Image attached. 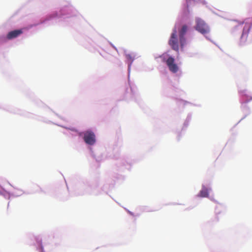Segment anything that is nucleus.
I'll return each instance as SVG.
<instances>
[{
  "instance_id": "obj_1",
  "label": "nucleus",
  "mask_w": 252,
  "mask_h": 252,
  "mask_svg": "<svg viewBox=\"0 0 252 252\" xmlns=\"http://www.w3.org/2000/svg\"><path fill=\"white\" fill-rule=\"evenodd\" d=\"M78 12L71 5H67L60 8L59 11H55L52 14L47 16L44 20H40L39 22L30 24L26 27L19 29H15L8 32L6 35L4 34H0V44L6 43L8 40H12L19 36L22 34L24 31L28 30L33 27L37 26L41 24H45L48 21H51L53 20L60 19L59 21L64 20L66 22L69 21L67 19H72L78 15Z\"/></svg>"
},
{
  "instance_id": "obj_2",
  "label": "nucleus",
  "mask_w": 252,
  "mask_h": 252,
  "mask_svg": "<svg viewBox=\"0 0 252 252\" xmlns=\"http://www.w3.org/2000/svg\"><path fill=\"white\" fill-rule=\"evenodd\" d=\"M232 22L234 24H232L233 27L231 30V33L234 36L240 34L239 45H244L247 40L248 34L252 28V23H246L244 24V22L239 23L235 20Z\"/></svg>"
},
{
  "instance_id": "obj_3",
  "label": "nucleus",
  "mask_w": 252,
  "mask_h": 252,
  "mask_svg": "<svg viewBox=\"0 0 252 252\" xmlns=\"http://www.w3.org/2000/svg\"><path fill=\"white\" fill-rule=\"evenodd\" d=\"M199 2L203 4H206V2L205 0H197ZM195 3V0H185L183 3L182 11L181 13V20L183 23L188 22L189 20L191 13L189 7Z\"/></svg>"
},
{
  "instance_id": "obj_4",
  "label": "nucleus",
  "mask_w": 252,
  "mask_h": 252,
  "mask_svg": "<svg viewBox=\"0 0 252 252\" xmlns=\"http://www.w3.org/2000/svg\"><path fill=\"white\" fill-rule=\"evenodd\" d=\"M195 23L194 28L195 31L203 35L207 40H211L210 36L206 35L210 32V27L206 22L200 18L196 17Z\"/></svg>"
},
{
  "instance_id": "obj_5",
  "label": "nucleus",
  "mask_w": 252,
  "mask_h": 252,
  "mask_svg": "<svg viewBox=\"0 0 252 252\" xmlns=\"http://www.w3.org/2000/svg\"><path fill=\"white\" fill-rule=\"evenodd\" d=\"M179 40L180 46L183 48L187 44L186 35L189 32L190 28L186 24L181 25L178 29Z\"/></svg>"
},
{
  "instance_id": "obj_6",
  "label": "nucleus",
  "mask_w": 252,
  "mask_h": 252,
  "mask_svg": "<svg viewBox=\"0 0 252 252\" xmlns=\"http://www.w3.org/2000/svg\"><path fill=\"white\" fill-rule=\"evenodd\" d=\"M177 33V28L176 26H175L173 29L170 39L168 41V43L171 48L176 51H178L179 50V44Z\"/></svg>"
},
{
  "instance_id": "obj_7",
  "label": "nucleus",
  "mask_w": 252,
  "mask_h": 252,
  "mask_svg": "<svg viewBox=\"0 0 252 252\" xmlns=\"http://www.w3.org/2000/svg\"><path fill=\"white\" fill-rule=\"evenodd\" d=\"M155 59L157 62H162V63H175L174 58L169 54L167 52H165L158 56H155Z\"/></svg>"
},
{
  "instance_id": "obj_8",
  "label": "nucleus",
  "mask_w": 252,
  "mask_h": 252,
  "mask_svg": "<svg viewBox=\"0 0 252 252\" xmlns=\"http://www.w3.org/2000/svg\"><path fill=\"white\" fill-rule=\"evenodd\" d=\"M84 140L87 144L93 145L95 142V136L93 131H87L84 133Z\"/></svg>"
},
{
  "instance_id": "obj_9",
  "label": "nucleus",
  "mask_w": 252,
  "mask_h": 252,
  "mask_svg": "<svg viewBox=\"0 0 252 252\" xmlns=\"http://www.w3.org/2000/svg\"><path fill=\"white\" fill-rule=\"evenodd\" d=\"M124 53L128 63H132L134 59L138 58L137 55L134 52L127 53V51L125 50Z\"/></svg>"
},
{
  "instance_id": "obj_10",
  "label": "nucleus",
  "mask_w": 252,
  "mask_h": 252,
  "mask_svg": "<svg viewBox=\"0 0 252 252\" xmlns=\"http://www.w3.org/2000/svg\"><path fill=\"white\" fill-rule=\"evenodd\" d=\"M208 189L205 188H203L199 194V196L202 197H207L208 196Z\"/></svg>"
},
{
  "instance_id": "obj_11",
  "label": "nucleus",
  "mask_w": 252,
  "mask_h": 252,
  "mask_svg": "<svg viewBox=\"0 0 252 252\" xmlns=\"http://www.w3.org/2000/svg\"><path fill=\"white\" fill-rule=\"evenodd\" d=\"M167 65L171 71L175 73L178 71V67L177 64H167Z\"/></svg>"
},
{
  "instance_id": "obj_12",
  "label": "nucleus",
  "mask_w": 252,
  "mask_h": 252,
  "mask_svg": "<svg viewBox=\"0 0 252 252\" xmlns=\"http://www.w3.org/2000/svg\"><path fill=\"white\" fill-rule=\"evenodd\" d=\"M109 44L114 49H115L116 51H117V48L116 47L114 46L111 42H109Z\"/></svg>"
}]
</instances>
